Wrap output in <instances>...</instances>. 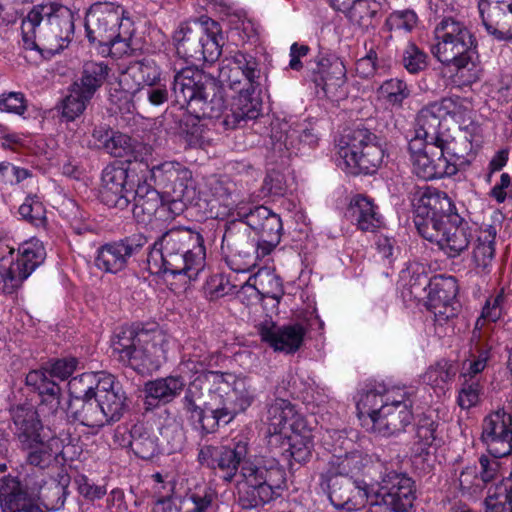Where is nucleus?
I'll use <instances>...</instances> for the list:
<instances>
[{"label":"nucleus","instance_id":"0eeeda50","mask_svg":"<svg viewBox=\"0 0 512 512\" xmlns=\"http://www.w3.org/2000/svg\"><path fill=\"white\" fill-rule=\"evenodd\" d=\"M237 481L238 503L243 509H254L275 499L285 483V472L278 465L244 464Z\"/></svg>","mask_w":512,"mask_h":512},{"label":"nucleus","instance_id":"e433bc0d","mask_svg":"<svg viewBox=\"0 0 512 512\" xmlns=\"http://www.w3.org/2000/svg\"><path fill=\"white\" fill-rule=\"evenodd\" d=\"M67 416L81 425L90 428H101L109 424L96 397L83 400H70L67 408Z\"/></svg>","mask_w":512,"mask_h":512},{"label":"nucleus","instance_id":"9d476101","mask_svg":"<svg viewBox=\"0 0 512 512\" xmlns=\"http://www.w3.org/2000/svg\"><path fill=\"white\" fill-rule=\"evenodd\" d=\"M371 469L379 472V479L370 485V498L392 505L396 511L409 512L415 500L414 481L406 474L390 470L387 464L377 459Z\"/></svg>","mask_w":512,"mask_h":512},{"label":"nucleus","instance_id":"774afa93","mask_svg":"<svg viewBox=\"0 0 512 512\" xmlns=\"http://www.w3.org/2000/svg\"><path fill=\"white\" fill-rule=\"evenodd\" d=\"M19 214L35 226H41L46 220L44 205L37 196H28L19 207Z\"/></svg>","mask_w":512,"mask_h":512},{"label":"nucleus","instance_id":"4c0bfd02","mask_svg":"<svg viewBox=\"0 0 512 512\" xmlns=\"http://www.w3.org/2000/svg\"><path fill=\"white\" fill-rule=\"evenodd\" d=\"M70 482V476L62 470L55 477L43 481L39 486L37 498L47 510L58 511L65 504Z\"/></svg>","mask_w":512,"mask_h":512},{"label":"nucleus","instance_id":"de8ad7c7","mask_svg":"<svg viewBox=\"0 0 512 512\" xmlns=\"http://www.w3.org/2000/svg\"><path fill=\"white\" fill-rule=\"evenodd\" d=\"M205 403H209V401L205 400L204 393L196 383H192L182 399L183 409L189 421L193 424H198L202 431L206 421L205 419L208 416Z\"/></svg>","mask_w":512,"mask_h":512},{"label":"nucleus","instance_id":"c756f323","mask_svg":"<svg viewBox=\"0 0 512 512\" xmlns=\"http://www.w3.org/2000/svg\"><path fill=\"white\" fill-rule=\"evenodd\" d=\"M0 507L2 512H43L35 503V496L14 477L0 479Z\"/></svg>","mask_w":512,"mask_h":512},{"label":"nucleus","instance_id":"69168bd1","mask_svg":"<svg viewBox=\"0 0 512 512\" xmlns=\"http://www.w3.org/2000/svg\"><path fill=\"white\" fill-rule=\"evenodd\" d=\"M217 493L211 487L186 497L180 506L182 512H205L215 501Z\"/></svg>","mask_w":512,"mask_h":512},{"label":"nucleus","instance_id":"412c9836","mask_svg":"<svg viewBox=\"0 0 512 512\" xmlns=\"http://www.w3.org/2000/svg\"><path fill=\"white\" fill-rule=\"evenodd\" d=\"M215 90V80L204 71L195 67H185L174 75L172 91L175 100L189 109L198 98Z\"/></svg>","mask_w":512,"mask_h":512},{"label":"nucleus","instance_id":"423d86ee","mask_svg":"<svg viewBox=\"0 0 512 512\" xmlns=\"http://www.w3.org/2000/svg\"><path fill=\"white\" fill-rule=\"evenodd\" d=\"M337 154V165L347 173L371 174L384 159V142L370 130L357 127L345 136Z\"/></svg>","mask_w":512,"mask_h":512},{"label":"nucleus","instance_id":"13d9d810","mask_svg":"<svg viewBox=\"0 0 512 512\" xmlns=\"http://www.w3.org/2000/svg\"><path fill=\"white\" fill-rule=\"evenodd\" d=\"M239 212L237 216L240 218L237 222H242L245 227H250L254 231L258 228H263L268 219L275 216L276 213L263 205L255 207L238 206Z\"/></svg>","mask_w":512,"mask_h":512},{"label":"nucleus","instance_id":"e2e57ef3","mask_svg":"<svg viewBox=\"0 0 512 512\" xmlns=\"http://www.w3.org/2000/svg\"><path fill=\"white\" fill-rule=\"evenodd\" d=\"M254 285L257 291L269 298L278 299L283 290L280 279L270 270H259L254 275Z\"/></svg>","mask_w":512,"mask_h":512},{"label":"nucleus","instance_id":"ddd939ff","mask_svg":"<svg viewBox=\"0 0 512 512\" xmlns=\"http://www.w3.org/2000/svg\"><path fill=\"white\" fill-rule=\"evenodd\" d=\"M46 258L41 241L32 238L18 248L16 261L0 259V289L6 294L13 293Z\"/></svg>","mask_w":512,"mask_h":512},{"label":"nucleus","instance_id":"49530a36","mask_svg":"<svg viewBox=\"0 0 512 512\" xmlns=\"http://www.w3.org/2000/svg\"><path fill=\"white\" fill-rule=\"evenodd\" d=\"M495 237L496 230L492 226L480 231L477 237L476 244L473 248V261L480 272L487 273L492 266L495 254Z\"/></svg>","mask_w":512,"mask_h":512},{"label":"nucleus","instance_id":"f8f14e48","mask_svg":"<svg viewBox=\"0 0 512 512\" xmlns=\"http://www.w3.org/2000/svg\"><path fill=\"white\" fill-rule=\"evenodd\" d=\"M177 54L186 61L216 60L221 54V45L215 31L198 22L181 25L174 34Z\"/></svg>","mask_w":512,"mask_h":512},{"label":"nucleus","instance_id":"a211bd4d","mask_svg":"<svg viewBox=\"0 0 512 512\" xmlns=\"http://www.w3.org/2000/svg\"><path fill=\"white\" fill-rule=\"evenodd\" d=\"M222 243L229 251L227 263L232 270L248 272L257 265L255 244L250 239L249 229L242 222H230L227 225Z\"/></svg>","mask_w":512,"mask_h":512},{"label":"nucleus","instance_id":"680f3d73","mask_svg":"<svg viewBox=\"0 0 512 512\" xmlns=\"http://www.w3.org/2000/svg\"><path fill=\"white\" fill-rule=\"evenodd\" d=\"M456 369L452 363L441 360L431 366L424 374V381L434 388L443 389L444 385L452 381Z\"/></svg>","mask_w":512,"mask_h":512},{"label":"nucleus","instance_id":"c85d7f7f","mask_svg":"<svg viewBox=\"0 0 512 512\" xmlns=\"http://www.w3.org/2000/svg\"><path fill=\"white\" fill-rule=\"evenodd\" d=\"M161 69L151 58L133 61L120 74L119 86L124 93L132 95L144 86L159 82Z\"/></svg>","mask_w":512,"mask_h":512},{"label":"nucleus","instance_id":"7ed1b4c3","mask_svg":"<svg viewBox=\"0 0 512 512\" xmlns=\"http://www.w3.org/2000/svg\"><path fill=\"white\" fill-rule=\"evenodd\" d=\"M21 32L25 49L58 53L72 40L73 12L56 2L35 5L23 18Z\"/></svg>","mask_w":512,"mask_h":512},{"label":"nucleus","instance_id":"5fc2aeb1","mask_svg":"<svg viewBox=\"0 0 512 512\" xmlns=\"http://www.w3.org/2000/svg\"><path fill=\"white\" fill-rule=\"evenodd\" d=\"M131 449L136 456L142 459H151L157 453V439L142 426L132 428Z\"/></svg>","mask_w":512,"mask_h":512},{"label":"nucleus","instance_id":"0e129e2a","mask_svg":"<svg viewBox=\"0 0 512 512\" xmlns=\"http://www.w3.org/2000/svg\"><path fill=\"white\" fill-rule=\"evenodd\" d=\"M437 423L429 416H423L419 419L416 430L417 451L419 453H428V449L436 441Z\"/></svg>","mask_w":512,"mask_h":512},{"label":"nucleus","instance_id":"58836bf2","mask_svg":"<svg viewBox=\"0 0 512 512\" xmlns=\"http://www.w3.org/2000/svg\"><path fill=\"white\" fill-rule=\"evenodd\" d=\"M133 214L138 221L146 222L155 214L161 215L163 199L160 193L148 184H139L132 191Z\"/></svg>","mask_w":512,"mask_h":512},{"label":"nucleus","instance_id":"8fccbe9b","mask_svg":"<svg viewBox=\"0 0 512 512\" xmlns=\"http://www.w3.org/2000/svg\"><path fill=\"white\" fill-rule=\"evenodd\" d=\"M485 506L486 512H512V472L511 478L489 488Z\"/></svg>","mask_w":512,"mask_h":512},{"label":"nucleus","instance_id":"a878e982","mask_svg":"<svg viewBox=\"0 0 512 512\" xmlns=\"http://www.w3.org/2000/svg\"><path fill=\"white\" fill-rule=\"evenodd\" d=\"M478 7L490 34L501 40L512 38V0H480Z\"/></svg>","mask_w":512,"mask_h":512},{"label":"nucleus","instance_id":"052dcab7","mask_svg":"<svg viewBox=\"0 0 512 512\" xmlns=\"http://www.w3.org/2000/svg\"><path fill=\"white\" fill-rule=\"evenodd\" d=\"M141 145H137L130 136L120 133L113 132L109 142L106 144L105 151L113 157L123 158L133 156L136 160L137 148Z\"/></svg>","mask_w":512,"mask_h":512},{"label":"nucleus","instance_id":"4d7b16f0","mask_svg":"<svg viewBox=\"0 0 512 512\" xmlns=\"http://www.w3.org/2000/svg\"><path fill=\"white\" fill-rule=\"evenodd\" d=\"M289 436V452L291 458L298 463L306 462L311 457L313 441L311 431L305 426L303 431H291Z\"/></svg>","mask_w":512,"mask_h":512},{"label":"nucleus","instance_id":"ea45409f","mask_svg":"<svg viewBox=\"0 0 512 512\" xmlns=\"http://www.w3.org/2000/svg\"><path fill=\"white\" fill-rule=\"evenodd\" d=\"M366 462V458L360 452H351L340 456L333 455L320 475L351 478L362 471Z\"/></svg>","mask_w":512,"mask_h":512},{"label":"nucleus","instance_id":"3c124183","mask_svg":"<svg viewBox=\"0 0 512 512\" xmlns=\"http://www.w3.org/2000/svg\"><path fill=\"white\" fill-rule=\"evenodd\" d=\"M386 406V393L380 394L374 390L362 394L357 401L358 417L364 425L372 426L380 410Z\"/></svg>","mask_w":512,"mask_h":512},{"label":"nucleus","instance_id":"39448f33","mask_svg":"<svg viewBox=\"0 0 512 512\" xmlns=\"http://www.w3.org/2000/svg\"><path fill=\"white\" fill-rule=\"evenodd\" d=\"M169 337L160 329L123 328L112 340V352L124 365L143 371L158 368L165 360Z\"/></svg>","mask_w":512,"mask_h":512},{"label":"nucleus","instance_id":"a19ab883","mask_svg":"<svg viewBox=\"0 0 512 512\" xmlns=\"http://www.w3.org/2000/svg\"><path fill=\"white\" fill-rule=\"evenodd\" d=\"M230 106L227 107L225 105V100L223 96L222 88L218 87L215 83V90L210 92L209 94L204 95V97L198 98L196 100L195 105L191 107V111L195 113L196 118H209V119H218L222 118V125L225 129H227L224 125V118L226 112L229 111Z\"/></svg>","mask_w":512,"mask_h":512},{"label":"nucleus","instance_id":"f704fd0d","mask_svg":"<svg viewBox=\"0 0 512 512\" xmlns=\"http://www.w3.org/2000/svg\"><path fill=\"white\" fill-rule=\"evenodd\" d=\"M347 216L358 229L364 232H375L383 225L378 207L363 195L355 196L347 209Z\"/></svg>","mask_w":512,"mask_h":512},{"label":"nucleus","instance_id":"f257e3e1","mask_svg":"<svg viewBox=\"0 0 512 512\" xmlns=\"http://www.w3.org/2000/svg\"><path fill=\"white\" fill-rule=\"evenodd\" d=\"M414 207V222L423 238L437 243L449 257H456L467 249L471 240L469 226L454 212V205L445 192L427 188Z\"/></svg>","mask_w":512,"mask_h":512},{"label":"nucleus","instance_id":"f03ea898","mask_svg":"<svg viewBox=\"0 0 512 512\" xmlns=\"http://www.w3.org/2000/svg\"><path fill=\"white\" fill-rule=\"evenodd\" d=\"M147 264L152 274L195 280L205 264L203 237L188 228H172L153 244Z\"/></svg>","mask_w":512,"mask_h":512},{"label":"nucleus","instance_id":"4be33fe9","mask_svg":"<svg viewBox=\"0 0 512 512\" xmlns=\"http://www.w3.org/2000/svg\"><path fill=\"white\" fill-rule=\"evenodd\" d=\"M481 439L489 455L502 458L511 454L512 415L503 409L488 415L483 421Z\"/></svg>","mask_w":512,"mask_h":512},{"label":"nucleus","instance_id":"37998d69","mask_svg":"<svg viewBox=\"0 0 512 512\" xmlns=\"http://www.w3.org/2000/svg\"><path fill=\"white\" fill-rule=\"evenodd\" d=\"M110 68L104 62L87 61L84 63L81 76L74 86L83 91L86 97H93L95 92L105 83Z\"/></svg>","mask_w":512,"mask_h":512},{"label":"nucleus","instance_id":"2eb2a0df","mask_svg":"<svg viewBox=\"0 0 512 512\" xmlns=\"http://www.w3.org/2000/svg\"><path fill=\"white\" fill-rule=\"evenodd\" d=\"M428 291V307L435 315L450 318L454 315L453 302L458 292L457 280L453 276H436L430 280L426 275H418L410 285V293L415 298L422 296L421 292Z\"/></svg>","mask_w":512,"mask_h":512},{"label":"nucleus","instance_id":"72a5a7b5","mask_svg":"<svg viewBox=\"0 0 512 512\" xmlns=\"http://www.w3.org/2000/svg\"><path fill=\"white\" fill-rule=\"evenodd\" d=\"M12 430L20 445L30 446L41 436L42 424L32 405H18L11 409Z\"/></svg>","mask_w":512,"mask_h":512},{"label":"nucleus","instance_id":"bb28decb","mask_svg":"<svg viewBox=\"0 0 512 512\" xmlns=\"http://www.w3.org/2000/svg\"><path fill=\"white\" fill-rule=\"evenodd\" d=\"M312 80L317 87H321L329 98L338 96V90L345 83L346 69L338 58H317L308 66Z\"/></svg>","mask_w":512,"mask_h":512},{"label":"nucleus","instance_id":"393cba45","mask_svg":"<svg viewBox=\"0 0 512 512\" xmlns=\"http://www.w3.org/2000/svg\"><path fill=\"white\" fill-rule=\"evenodd\" d=\"M128 169L122 164H111L102 172L100 199L108 207L123 210L131 201L132 188H128Z\"/></svg>","mask_w":512,"mask_h":512},{"label":"nucleus","instance_id":"9b49d317","mask_svg":"<svg viewBox=\"0 0 512 512\" xmlns=\"http://www.w3.org/2000/svg\"><path fill=\"white\" fill-rule=\"evenodd\" d=\"M426 130L416 122L415 136L410 140L408 149L413 172L423 180H433L454 175V166L445 161L435 141L420 135Z\"/></svg>","mask_w":512,"mask_h":512},{"label":"nucleus","instance_id":"1a4fd4ad","mask_svg":"<svg viewBox=\"0 0 512 512\" xmlns=\"http://www.w3.org/2000/svg\"><path fill=\"white\" fill-rule=\"evenodd\" d=\"M218 79L222 86L238 92V95L232 98L230 112H226L224 118L227 129L240 127L243 122L256 119L260 115L261 102L253 96L255 89L250 87L245 74L234 67L227 57L220 63Z\"/></svg>","mask_w":512,"mask_h":512},{"label":"nucleus","instance_id":"2f4dec72","mask_svg":"<svg viewBox=\"0 0 512 512\" xmlns=\"http://www.w3.org/2000/svg\"><path fill=\"white\" fill-rule=\"evenodd\" d=\"M95 397L109 423L120 420L127 408V397L113 375L106 373L103 376Z\"/></svg>","mask_w":512,"mask_h":512},{"label":"nucleus","instance_id":"c03bdc74","mask_svg":"<svg viewBox=\"0 0 512 512\" xmlns=\"http://www.w3.org/2000/svg\"><path fill=\"white\" fill-rule=\"evenodd\" d=\"M209 397V403H205V407L208 410V416L203 426V432L205 433L215 432L220 423L228 424L237 413L236 408L224 403L220 394L209 392Z\"/></svg>","mask_w":512,"mask_h":512},{"label":"nucleus","instance_id":"b1692460","mask_svg":"<svg viewBox=\"0 0 512 512\" xmlns=\"http://www.w3.org/2000/svg\"><path fill=\"white\" fill-rule=\"evenodd\" d=\"M147 243L142 235H134L121 241L101 246L95 258V265L107 273H117L123 270L128 259L137 254Z\"/></svg>","mask_w":512,"mask_h":512},{"label":"nucleus","instance_id":"6e6d98bb","mask_svg":"<svg viewBox=\"0 0 512 512\" xmlns=\"http://www.w3.org/2000/svg\"><path fill=\"white\" fill-rule=\"evenodd\" d=\"M378 94L390 106L400 108L403 101L410 96V89L403 80L393 78L379 87Z\"/></svg>","mask_w":512,"mask_h":512},{"label":"nucleus","instance_id":"338daca9","mask_svg":"<svg viewBox=\"0 0 512 512\" xmlns=\"http://www.w3.org/2000/svg\"><path fill=\"white\" fill-rule=\"evenodd\" d=\"M72 87L71 93L63 101L62 111L63 116L69 121H73L81 115L87 103L92 99V97H86V94L74 85Z\"/></svg>","mask_w":512,"mask_h":512},{"label":"nucleus","instance_id":"a18cd8bd","mask_svg":"<svg viewBox=\"0 0 512 512\" xmlns=\"http://www.w3.org/2000/svg\"><path fill=\"white\" fill-rule=\"evenodd\" d=\"M129 97L134 110L144 112L150 107L164 105L169 99V90L166 85L154 82Z\"/></svg>","mask_w":512,"mask_h":512},{"label":"nucleus","instance_id":"4468645a","mask_svg":"<svg viewBox=\"0 0 512 512\" xmlns=\"http://www.w3.org/2000/svg\"><path fill=\"white\" fill-rule=\"evenodd\" d=\"M150 176L156 186L174 197L173 205L178 210H182L185 202L193 198L192 173L183 164L176 161L163 162L151 168Z\"/></svg>","mask_w":512,"mask_h":512},{"label":"nucleus","instance_id":"603ef678","mask_svg":"<svg viewBox=\"0 0 512 512\" xmlns=\"http://www.w3.org/2000/svg\"><path fill=\"white\" fill-rule=\"evenodd\" d=\"M227 59L234 65V67L245 74V78H247L248 83H250V87L255 89L259 86L261 68L256 57L246 52L236 51L227 56Z\"/></svg>","mask_w":512,"mask_h":512},{"label":"nucleus","instance_id":"473e14b6","mask_svg":"<svg viewBox=\"0 0 512 512\" xmlns=\"http://www.w3.org/2000/svg\"><path fill=\"white\" fill-rule=\"evenodd\" d=\"M332 8L362 30L374 28L378 22L379 4L375 0H328Z\"/></svg>","mask_w":512,"mask_h":512},{"label":"nucleus","instance_id":"864d4df0","mask_svg":"<svg viewBox=\"0 0 512 512\" xmlns=\"http://www.w3.org/2000/svg\"><path fill=\"white\" fill-rule=\"evenodd\" d=\"M210 190L215 200L229 210L235 209L239 212L238 206L245 205L244 200L239 199L236 184L231 181L215 180L211 183Z\"/></svg>","mask_w":512,"mask_h":512},{"label":"nucleus","instance_id":"cd10ccee","mask_svg":"<svg viewBox=\"0 0 512 512\" xmlns=\"http://www.w3.org/2000/svg\"><path fill=\"white\" fill-rule=\"evenodd\" d=\"M258 332L261 340L275 351L287 354L296 352L305 336V329L299 324L280 327L272 322H265L258 327Z\"/></svg>","mask_w":512,"mask_h":512},{"label":"nucleus","instance_id":"aec40b11","mask_svg":"<svg viewBox=\"0 0 512 512\" xmlns=\"http://www.w3.org/2000/svg\"><path fill=\"white\" fill-rule=\"evenodd\" d=\"M320 486L328 493L330 502L335 508L354 511L370 498V486L359 485L348 477H324L320 475Z\"/></svg>","mask_w":512,"mask_h":512},{"label":"nucleus","instance_id":"79ce46f5","mask_svg":"<svg viewBox=\"0 0 512 512\" xmlns=\"http://www.w3.org/2000/svg\"><path fill=\"white\" fill-rule=\"evenodd\" d=\"M184 387L183 376H168L146 383L145 393L148 399L167 404L180 395Z\"/></svg>","mask_w":512,"mask_h":512},{"label":"nucleus","instance_id":"7c9ffc66","mask_svg":"<svg viewBox=\"0 0 512 512\" xmlns=\"http://www.w3.org/2000/svg\"><path fill=\"white\" fill-rule=\"evenodd\" d=\"M266 422L272 434L288 431H303L305 421L295 406L288 400L277 398L267 408Z\"/></svg>","mask_w":512,"mask_h":512},{"label":"nucleus","instance_id":"dca6fc26","mask_svg":"<svg viewBox=\"0 0 512 512\" xmlns=\"http://www.w3.org/2000/svg\"><path fill=\"white\" fill-rule=\"evenodd\" d=\"M248 455V443L239 440L231 445L213 446L204 445L198 452V461L210 469H219L225 481L231 482L238 468L245 464Z\"/></svg>","mask_w":512,"mask_h":512},{"label":"nucleus","instance_id":"c9c22d12","mask_svg":"<svg viewBox=\"0 0 512 512\" xmlns=\"http://www.w3.org/2000/svg\"><path fill=\"white\" fill-rule=\"evenodd\" d=\"M272 147L275 151L283 153L284 151L291 154H297L300 150V145L314 147L318 142V135L312 128H305L300 130L290 129L288 131L272 128L271 134Z\"/></svg>","mask_w":512,"mask_h":512},{"label":"nucleus","instance_id":"09e8293b","mask_svg":"<svg viewBox=\"0 0 512 512\" xmlns=\"http://www.w3.org/2000/svg\"><path fill=\"white\" fill-rule=\"evenodd\" d=\"M105 374L106 372H90L70 379L68 382V391L71 400H83L95 397V392L98 390Z\"/></svg>","mask_w":512,"mask_h":512},{"label":"nucleus","instance_id":"6e6552de","mask_svg":"<svg viewBox=\"0 0 512 512\" xmlns=\"http://www.w3.org/2000/svg\"><path fill=\"white\" fill-rule=\"evenodd\" d=\"M132 21L125 9L110 2L93 4L85 17V29L90 42L114 47L126 41L132 33Z\"/></svg>","mask_w":512,"mask_h":512},{"label":"nucleus","instance_id":"5701e85b","mask_svg":"<svg viewBox=\"0 0 512 512\" xmlns=\"http://www.w3.org/2000/svg\"><path fill=\"white\" fill-rule=\"evenodd\" d=\"M447 116L459 123L470 120V102L458 96L443 98L423 107L418 113L416 122L425 129L433 130L434 128H442L441 121Z\"/></svg>","mask_w":512,"mask_h":512},{"label":"nucleus","instance_id":"6ab92c4d","mask_svg":"<svg viewBox=\"0 0 512 512\" xmlns=\"http://www.w3.org/2000/svg\"><path fill=\"white\" fill-rule=\"evenodd\" d=\"M422 131L423 133L420 135L435 141L439 146V151L444 154L445 161L454 166V175L458 172L459 167L468 163V157L473 151V143L471 135L466 129L458 128L453 133L442 128Z\"/></svg>","mask_w":512,"mask_h":512},{"label":"nucleus","instance_id":"20e7f679","mask_svg":"<svg viewBox=\"0 0 512 512\" xmlns=\"http://www.w3.org/2000/svg\"><path fill=\"white\" fill-rule=\"evenodd\" d=\"M436 44L433 55L444 65L453 68L463 84H472L480 79V68L476 63V40L464 23L453 18L442 19L435 28Z\"/></svg>","mask_w":512,"mask_h":512},{"label":"nucleus","instance_id":"bf43d9fd","mask_svg":"<svg viewBox=\"0 0 512 512\" xmlns=\"http://www.w3.org/2000/svg\"><path fill=\"white\" fill-rule=\"evenodd\" d=\"M20 447L27 452L26 460L32 466L43 469L52 461V449L43 437L35 439L30 446L20 445Z\"/></svg>","mask_w":512,"mask_h":512},{"label":"nucleus","instance_id":"f3484780","mask_svg":"<svg viewBox=\"0 0 512 512\" xmlns=\"http://www.w3.org/2000/svg\"><path fill=\"white\" fill-rule=\"evenodd\" d=\"M410 406L411 402L405 399V393L402 390L387 391L386 406L380 410L370 429L383 437L402 432L412 420Z\"/></svg>","mask_w":512,"mask_h":512}]
</instances>
